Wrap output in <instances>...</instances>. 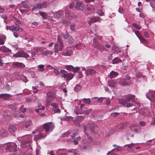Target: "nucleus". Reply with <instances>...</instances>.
<instances>
[{"label": "nucleus", "instance_id": "f257e3e1", "mask_svg": "<svg viewBox=\"0 0 155 155\" xmlns=\"http://www.w3.org/2000/svg\"><path fill=\"white\" fill-rule=\"evenodd\" d=\"M135 96L131 94H129L126 95L124 98H121L119 99V103L124 106L126 105L130 101H131L132 102L137 103L135 101Z\"/></svg>", "mask_w": 155, "mask_h": 155}, {"label": "nucleus", "instance_id": "f03ea898", "mask_svg": "<svg viewBox=\"0 0 155 155\" xmlns=\"http://www.w3.org/2000/svg\"><path fill=\"white\" fill-rule=\"evenodd\" d=\"M58 43L56 44L54 46V52L55 53H58L59 51H62L64 48L63 42L60 37L58 36Z\"/></svg>", "mask_w": 155, "mask_h": 155}, {"label": "nucleus", "instance_id": "7ed1b4c3", "mask_svg": "<svg viewBox=\"0 0 155 155\" xmlns=\"http://www.w3.org/2000/svg\"><path fill=\"white\" fill-rule=\"evenodd\" d=\"M17 145L14 143H8L6 144L5 149L7 151L14 152L17 151Z\"/></svg>", "mask_w": 155, "mask_h": 155}, {"label": "nucleus", "instance_id": "20e7f679", "mask_svg": "<svg viewBox=\"0 0 155 155\" xmlns=\"http://www.w3.org/2000/svg\"><path fill=\"white\" fill-rule=\"evenodd\" d=\"M60 72L62 74L61 77L65 79L67 81L71 80L74 77V75L73 74L70 73H67V71L65 70H61Z\"/></svg>", "mask_w": 155, "mask_h": 155}, {"label": "nucleus", "instance_id": "39448f33", "mask_svg": "<svg viewBox=\"0 0 155 155\" xmlns=\"http://www.w3.org/2000/svg\"><path fill=\"white\" fill-rule=\"evenodd\" d=\"M72 51L71 47H68L65 48L61 53V54L65 56H70L72 54Z\"/></svg>", "mask_w": 155, "mask_h": 155}, {"label": "nucleus", "instance_id": "423d86ee", "mask_svg": "<svg viewBox=\"0 0 155 155\" xmlns=\"http://www.w3.org/2000/svg\"><path fill=\"white\" fill-rule=\"evenodd\" d=\"M88 123L86 122L85 123L83 124V127L84 128V132L87 131L86 127L90 129L91 130H93L94 127H96V126L92 122L89 123L87 124Z\"/></svg>", "mask_w": 155, "mask_h": 155}, {"label": "nucleus", "instance_id": "0eeeda50", "mask_svg": "<svg viewBox=\"0 0 155 155\" xmlns=\"http://www.w3.org/2000/svg\"><path fill=\"white\" fill-rule=\"evenodd\" d=\"M54 128V125L51 123H47L43 124V128L46 132H48L49 130L52 131Z\"/></svg>", "mask_w": 155, "mask_h": 155}, {"label": "nucleus", "instance_id": "6e6552de", "mask_svg": "<svg viewBox=\"0 0 155 155\" xmlns=\"http://www.w3.org/2000/svg\"><path fill=\"white\" fill-rule=\"evenodd\" d=\"M14 58H16L18 57H22L26 58L29 57V55L26 53L24 51H20L13 55Z\"/></svg>", "mask_w": 155, "mask_h": 155}, {"label": "nucleus", "instance_id": "1a4fd4ad", "mask_svg": "<svg viewBox=\"0 0 155 155\" xmlns=\"http://www.w3.org/2000/svg\"><path fill=\"white\" fill-rule=\"evenodd\" d=\"M130 128L132 130L136 133H139L141 131V128L139 126L134 124H131Z\"/></svg>", "mask_w": 155, "mask_h": 155}, {"label": "nucleus", "instance_id": "9d476101", "mask_svg": "<svg viewBox=\"0 0 155 155\" xmlns=\"http://www.w3.org/2000/svg\"><path fill=\"white\" fill-rule=\"evenodd\" d=\"M75 8L78 10L83 11L84 9V5L81 2H78L76 4Z\"/></svg>", "mask_w": 155, "mask_h": 155}, {"label": "nucleus", "instance_id": "9b49d317", "mask_svg": "<svg viewBox=\"0 0 155 155\" xmlns=\"http://www.w3.org/2000/svg\"><path fill=\"white\" fill-rule=\"evenodd\" d=\"M47 99L49 100V101H52L53 100L55 99L56 97L55 94L52 91L49 92L47 94Z\"/></svg>", "mask_w": 155, "mask_h": 155}, {"label": "nucleus", "instance_id": "f8f14e48", "mask_svg": "<svg viewBox=\"0 0 155 155\" xmlns=\"http://www.w3.org/2000/svg\"><path fill=\"white\" fill-rule=\"evenodd\" d=\"M16 26H14V25H12L10 26V30L13 31H19L21 32L22 31V29L21 28L19 27V25L17 24H15Z\"/></svg>", "mask_w": 155, "mask_h": 155}, {"label": "nucleus", "instance_id": "ddd939ff", "mask_svg": "<svg viewBox=\"0 0 155 155\" xmlns=\"http://www.w3.org/2000/svg\"><path fill=\"white\" fill-rule=\"evenodd\" d=\"M146 97L150 101L155 102V93H148Z\"/></svg>", "mask_w": 155, "mask_h": 155}, {"label": "nucleus", "instance_id": "4468645a", "mask_svg": "<svg viewBox=\"0 0 155 155\" xmlns=\"http://www.w3.org/2000/svg\"><path fill=\"white\" fill-rule=\"evenodd\" d=\"M11 97L12 96L10 94H0V98H2L6 100H10V97Z\"/></svg>", "mask_w": 155, "mask_h": 155}, {"label": "nucleus", "instance_id": "2eb2a0df", "mask_svg": "<svg viewBox=\"0 0 155 155\" xmlns=\"http://www.w3.org/2000/svg\"><path fill=\"white\" fill-rule=\"evenodd\" d=\"M13 66L15 68H22L25 67V65L24 64L19 62H14Z\"/></svg>", "mask_w": 155, "mask_h": 155}, {"label": "nucleus", "instance_id": "dca6fc26", "mask_svg": "<svg viewBox=\"0 0 155 155\" xmlns=\"http://www.w3.org/2000/svg\"><path fill=\"white\" fill-rule=\"evenodd\" d=\"M16 130V126L14 125H10L8 128L9 132L14 136L15 135L14 133Z\"/></svg>", "mask_w": 155, "mask_h": 155}, {"label": "nucleus", "instance_id": "f3484780", "mask_svg": "<svg viewBox=\"0 0 155 155\" xmlns=\"http://www.w3.org/2000/svg\"><path fill=\"white\" fill-rule=\"evenodd\" d=\"M119 84L122 86H125L130 85V83L126 79H121L119 81Z\"/></svg>", "mask_w": 155, "mask_h": 155}, {"label": "nucleus", "instance_id": "a211bd4d", "mask_svg": "<svg viewBox=\"0 0 155 155\" xmlns=\"http://www.w3.org/2000/svg\"><path fill=\"white\" fill-rule=\"evenodd\" d=\"M64 15L63 12L60 10L55 13L54 15V17L56 18H58L62 17Z\"/></svg>", "mask_w": 155, "mask_h": 155}, {"label": "nucleus", "instance_id": "6ab92c4d", "mask_svg": "<svg viewBox=\"0 0 155 155\" xmlns=\"http://www.w3.org/2000/svg\"><path fill=\"white\" fill-rule=\"evenodd\" d=\"M0 135L3 137H5L8 136V133L5 130L2 128L0 130Z\"/></svg>", "mask_w": 155, "mask_h": 155}, {"label": "nucleus", "instance_id": "aec40b11", "mask_svg": "<svg viewBox=\"0 0 155 155\" xmlns=\"http://www.w3.org/2000/svg\"><path fill=\"white\" fill-rule=\"evenodd\" d=\"M99 20V18L97 17H95L91 18L90 19V21L89 22V25H91V24L93 22H95L97 21H98Z\"/></svg>", "mask_w": 155, "mask_h": 155}, {"label": "nucleus", "instance_id": "412c9836", "mask_svg": "<svg viewBox=\"0 0 155 155\" xmlns=\"http://www.w3.org/2000/svg\"><path fill=\"white\" fill-rule=\"evenodd\" d=\"M118 75V74L117 72L114 71H112L110 73L109 77L111 78H113L116 77Z\"/></svg>", "mask_w": 155, "mask_h": 155}, {"label": "nucleus", "instance_id": "4be33fe9", "mask_svg": "<svg viewBox=\"0 0 155 155\" xmlns=\"http://www.w3.org/2000/svg\"><path fill=\"white\" fill-rule=\"evenodd\" d=\"M5 36L4 35H0V45H3L4 44Z\"/></svg>", "mask_w": 155, "mask_h": 155}, {"label": "nucleus", "instance_id": "5701e85b", "mask_svg": "<svg viewBox=\"0 0 155 155\" xmlns=\"http://www.w3.org/2000/svg\"><path fill=\"white\" fill-rule=\"evenodd\" d=\"M85 72L87 74H95L96 71L93 69H90L86 70Z\"/></svg>", "mask_w": 155, "mask_h": 155}, {"label": "nucleus", "instance_id": "b1692460", "mask_svg": "<svg viewBox=\"0 0 155 155\" xmlns=\"http://www.w3.org/2000/svg\"><path fill=\"white\" fill-rule=\"evenodd\" d=\"M46 136V135H45L44 136L43 133H39L38 134L35 136V138L36 140H38L44 137H45Z\"/></svg>", "mask_w": 155, "mask_h": 155}, {"label": "nucleus", "instance_id": "393cba45", "mask_svg": "<svg viewBox=\"0 0 155 155\" xmlns=\"http://www.w3.org/2000/svg\"><path fill=\"white\" fill-rule=\"evenodd\" d=\"M64 33L62 34V36L64 39H67L69 36L68 31L66 30L64 31Z\"/></svg>", "mask_w": 155, "mask_h": 155}, {"label": "nucleus", "instance_id": "a878e982", "mask_svg": "<svg viewBox=\"0 0 155 155\" xmlns=\"http://www.w3.org/2000/svg\"><path fill=\"white\" fill-rule=\"evenodd\" d=\"M9 49L5 46H3L0 48V51L4 52H7L9 51Z\"/></svg>", "mask_w": 155, "mask_h": 155}, {"label": "nucleus", "instance_id": "bb28decb", "mask_svg": "<svg viewBox=\"0 0 155 155\" xmlns=\"http://www.w3.org/2000/svg\"><path fill=\"white\" fill-rule=\"evenodd\" d=\"M125 124L124 123H120L117 125V127L118 129L121 130L124 128Z\"/></svg>", "mask_w": 155, "mask_h": 155}, {"label": "nucleus", "instance_id": "cd10ccee", "mask_svg": "<svg viewBox=\"0 0 155 155\" xmlns=\"http://www.w3.org/2000/svg\"><path fill=\"white\" fill-rule=\"evenodd\" d=\"M112 63L113 64H117L119 62H121V60L118 58H115L112 61Z\"/></svg>", "mask_w": 155, "mask_h": 155}, {"label": "nucleus", "instance_id": "c85d7f7f", "mask_svg": "<svg viewBox=\"0 0 155 155\" xmlns=\"http://www.w3.org/2000/svg\"><path fill=\"white\" fill-rule=\"evenodd\" d=\"M42 54L43 55L45 56H47L48 54H53V53L51 51H50L48 50H47L46 51H43L42 52Z\"/></svg>", "mask_w": 155, "mask_h": 155}, {"label": "nucleus", "instance_id": "c756f323", "mask_svg": "<svg viewBox=\"0 0 155 155\" xmlns=\"http://www.w3.org/2000/svg\"><path fill=\"white\" fill-rule=\"evenodd\" d=\"M137 143H131L130 144H127L125 145L124 147H127L129 148H132L133 147H135V145Z\"/></svg>", "mask_w": 155, "mask_h": 155}, {"label": "nucleus", "instance_id": "7c9ffc66", "mask_svg": "<svg viewBox=\"0 0 155 155\" xmlns=\"http://www.w3.org/2000/svg\"><path fill=\"white\" fill-rule=\"evenodd\" d=\"M140 42L142 43L144 45H147L148 43L147 41L142 36L139 38Z\"/></svg>", "mask_w": 155, "mask_h": 155}, {"label": "nucleus", "instance_id": "2f4dec72", "mask_svg": "<svg viewBox=\"0 0 155 155\" xmlns=\"http://www.w3.org/2000/svg\"><path fill=\"white\" fill-rule=\"evenodd\" d=\"M84 45L82 43L78 44L76 45L75 46L78 49H84Z\"/></svg>", "mask_w": 155, "mask_h": 155}, {"label": "nucleus", "instance_id": "473e14b6", "mask_svg": "<svg viewBox=\"0 0 155 155\" xmlns=\"http://www.w3.org/2000/svg\"><path fill=\"white\" fill-rule=\"evenodd\" d=\"M39 13L40 15H41L44 19H45L47 18V15L45 12H39Z\"/></svg>", "mask_w": 155, "mask_h": 155}, {"label": "nucleus", "instance_id": "72a5a7b5", "mask_svg": "<svg viewBox=\"0 0 155 155\" xmlns=\"http://www.w3.org/2000/svg\"><path fill=\"white\" fill-rule=\"evenodd\" d=\"M81 86L80 85L77 84L74 88L75 91L78 92L81 89Z\"/></svg>", "mask_w": 155, "mask_h": 155}, {"label": "nucleus", "instance_id": "f704fd0d", "mask_svg": "<svg viewBox=\"0 0 155 155\" xmlns=\"http://www.w3.org/2000/svg\"><path fill=\"white\" fill-rule=\"evenodd\" d=\"M45 68V66L42 64L38 65V71H42L44 70V68Z\"/></svg>", "mask_w": 155, "mask_h": 155}, {"label": "nucleus", "instance_id": "c9c22d12", "mask_svg": "<svg viewBox=\"0 0 155 155\" xmlns=\"http://www.w3.org/2000/svg\"><path fill=\"white\" fill-rule=\"evenodd\" d=\"M98 49L101 52L107 51V49L104 46L102 45L100 46Z\"/></svg>", "mask_w": 155, "mask_h": 155}, {"label": "nucleus", "instance_id": "e433bc0d", "mask_svg": "<svg viewBox=\"0 0 155 155\" xmlns=\"http://www.w3.org/2000/svg\"><path fill=\"white\" fill-rule=\"evenodd\" d=\"M9 108L11 109L12 110L15 111L16 110V107L15 104H9L8 105Z\"/></svg>", "mask_w": 155, "mask_h": 155}, {"label": "nucleus", "instance_id": "4c0bfd02", "mask_svg": "<svg viewBox=\"0 0 155 155\" xmlns=\"http://www.w3.org/2000/svg\"><path fill=\"white\" fill-rule=\"evenodd\" d=\"M68 41L69 43L72 44L74 41L73 38L70 36H69L68 38Z\"/></svg>", "mask_w": 155, "mask_h": 155}, {"label": "nucleus", "instance_id": "58836bf2", "mask_svg": "<svg viewBox=\"0 0 155 155\" xmlns=\"http://www.w3.org/2000/svg\"><path fill=\"white\" fill-rule=\"evenodd\" d=\"M20 112L16 110L14 111V112L13 114V116L15 117H18L20 115Z\"/></svg>", "mask_w": 155, "mask_h": 155}, {"label": "nucleus", "instance_id": "ea45409f", "mask_svg": "<svg viewBox=\"0 0 155 155\" xmlns=\"http://www.w3.org/2000/svg\"><path fill=\"white\" fill-rule=\"evenodd\" d=\"M115 83V82L114 80H112L111 81H108V85L110 87H113L114 86Z\"/></svg>", "mask_w": 155, "mask_h": 155}, {"label": "nucleus", "instance_id": "a19ab883", "mask_svg": "<svg viewBox=\"0 0 155 155\" xmlns=\"http://www.w3.org/2000/svg\"><path fill=\"white\" fill-rule=\"evenodd\" d=\"M113 50L116 52L118 53L121 52V50L116 46H114L113 48Z\"/></svg>", "mask_w": 155, "mask_h": 155}, {"label": "nucleus", "instance_id": "79ce46f5", "mask_svg": "<svg viewBox=\"0 0 155 155\" xmlns=\"http://www.w3.org/2000/svg\"><path fill=\"white\" fill-rule=\"evenodd\" d=\"M73 68L74 67L71 65H68L66 66V68L68 70L72 71Z\"/></svg>", "mask_w": 155, "mask_h": 155}, {"label": "nucleus", "instance_id": "37998d69", "mask_svg": "<svg viewBox=\"0 0 155 155\" xmlns=\"http://www.w3.org/2000/svg\"><path fill=\"white\" fill-rule=\"evenodd\" d=\"M76 25L74 23H72L71 24L70 26V29L71 31H75V27Z\"/></svg>", "mask_w": 155, "mask_h": 155}, {"label": "nucleus", "instance_id": "c03bdc74", "mask_svg": "<svg viewBox=\"0 0 155 155\" xmlns=\"http://www.w3.org/2000/svg\"><path fill=\"white\" fill-rule=\"evenodd\" d=\"M95 99H97V101L99 103H101L103 101V99H102V98H98V97H96L92 98V100Z\"/></svg>", "mask_w": 155, "mask_h": 155}, {"label": "nucleus", "instance_id": "a18cd8bd", "mask_svg": "<svg viewBox=\"0 0 155 155\" xmlns=\"http://www.w3.org/2000/svg\"><path fill=\"white\" fill-rule=\"evenodd\" d=\"M84 101V102L86 104H89L91 103V101L89 98L86 99L84 98L83 99Z\"/></svg>", "mask_w": 155, "mask_h": 155}, {"label": "nucleus", "instance_id": "49530a36", "mask_svg": "<svg viewBox=\"0 0 155 155\" xmlns=\"http://www.w3.org/2000/svg\"><path fill=\"white\" fill-rule=\"evenodd\" d=\"M71 134L69 131H68L66 133L62 135V137H67Z\"/></svg>", "mask_w": 155, "mask_h": 155}, {"label": "nucleus", "instance_id": "de8ad7c7", "mask_svg": "<svg viewBox=\"0 0 155 155\" xmlns=\"http://www.w3.org/2000/svg\"><path fill=\"white\" fill-rule=\"evenodd\" d=\"M48 4V2H43V3L41 4L42 8H46Z\"/></svg>", "mask_w": 155, "mask_h": 155}, {"label": "nucleus", "instance_id": "09e8293b", "mask_svg": "<svg viewBox=\"0 0 155 155\" xmlns=\"http://www.w3.org/2000/svg\"><path fill=\"white\" fill-rule=\"evenodd\" d=\"M116 149H113L110 151L108 152V154H109V155H119L118 154H116L113 152V151L116 150Z\"/></svg>", "mask_w": 155, "mask_h": 155}, {"label": "nucleus", "instance_id": "8fccbe9b", "mask_svg": "<svg viewBox=\"0 0 155 155\" xmlns=\"http://www.w3.org/2000/svg\"><path fill=\"white\" fill-rule=\"evenodd\" d=\"M51 106L54 108H56L58 107V105L55 103H51Z\"/></svg>", "mask_w": 155, "mask_h": 155}, {"label": "nucleus", "instance_id": "3c124183", "mask_svg": "<svg viewBox=\"0 0 155 155\" xmlns=\"http://www.w3.org/2000/svg\"><path fill=\"white\" fill-rule=\"evenodd\" d=\"M24 106H21L20 108V111L22 113H25L26 111V108H24Z\"/></svg>", "mask_w": 155, "mask_h": 155}, {"label": "nucleus", "instance_id": "603ef678", "mask_svg": "<svg viewBox=\"0 0 155 155\" xmlns=\"http://www.w3.org/2000/svg\"><path fill=\"white\" fill-rule=\"evenodd\" d=\"M87 10L90 12L91 13H92L94 12V10L93 9L92 6H90L87 8Z\"/></svg>", "mask_w": 155, "mask_h": 155}, {"label": "nucleus", "instance_id": "864d4df0", "mask_svg": "<svg viewBox=\"0 0 155 155\" xmlns=\"http://www.w3.org/2000/svg\"><path fill=\"white\" fill-rule=\"evenodd\" d=\"M113 147H116L115 149H116V150H117V151H119L121 150L119 149V148L120 147L119 146L115 144H114L113 145Z\"/></svg>", "mask_w": 155, "mask_h": 155}, {"label": "nucleus", "instance_id": "5fc2aeb1", "mask_svg": "<svg viewBox=\"0 0 155 155\" xmlns=\"http://www.w3.org/2000/svg\"><path fill=\"white\" fill-rule=\"evenodd\" d=\"M80 68L79 67H74V68H73V69L72 70V71L74 73L77 72L80 70Z\"/></svg>", "mask_w": 155, "mask_h": 155}, {"label": "nucleus", "instance_id": "6e6d98bb", "mask_svg": "<svg viewBox=\"0 0 155 155\" xmlns=\"http://www.w3.org/2000/svg\"><path fill=\"white\" fill-rule=\"evenodd\" d=\"M135 34L139 39L142 37V36L141 35V34L140 32L139 31H135Z\"/></svg>", "mask_w": 155, "mask_h": 155}, {"label": "nucleus", "instance_id": "4d7b16f0", "mask_svg": "<svg viewBox=\"0 0 155 155\" xmlns=\"http://www.w3.org/2000/svg\"><path fill=\"white\" fill-rule=\"evenodd\" d=\"M139 124L142 127H144L146 125V123L144 121H140L139 122Z\"/></svg>", "mask_w": 155, "mask_h": 155}, {"label": "nucleus", "instance_id": "13d9d810", "mask_svg": "<svg viewBox=\"0 0 155 155\" xmlns=\"http://www.w3.org/2000/svg\"><path fill=\"white\" fill-rule=\"evenodd\" d=\"M37 55V54L35 53V52L34 51L31 54V57L33 59H35V58L37 57L36 55Z\"/></svg>", "mask_w": 155, "mask_h": 155}, {"label": "nucleus", "instance_id": "bf43d9fd", "mask_svg": "<svg viewBox=\"0 0 155 155\" xmlns=\"http://www.w3.org/2000/svg\"><path fill=\"white\" fill-rule=\"evenodd\" d=\"M22 7L25 8H29V6L27 4L23 2H22V3H21Z\"/></svg>", "mask_w": 155, "mask_h": 155}, {"label": "nucleus", "instance_id": "052dcab7", "mask_svg": "<svg viewBox=\"0 0 155 155\" xmlns=\"http://www.w3.org/2000/svg\"><path fill=\"white\" fill-rule=\"evenodd\" d=\"M116 130L115 128L111 129L109 131V134L110 135H111L114 133L116 131Z\"/></svg>", "mask_w": 155, "mask_h": 155}, {"label": "nucleus", "instance_id": "680f3d73", "mask_svg": "<svg viewBox=\"0 0 155 155\" xmlns=\"http://www.w3.org/2000/svg\"><path fill=\"white\" fill-rule=\"evenodd\" d=\"M97 13L101 16H103L104 15V12L101 10L98 11Z\"/></svg>", "mask_w": 155, "mask_h": 155}, {"label": "nucleus", "instance_id": "e2e57ef3", "mask_svg": "<svg viewBox=\"0 0 155 155\" xmlns=\"http://www.w3.org/2000/svg\"><path fill=\"white\" fill-rule=\"evenodd\" d=\"M53 111L54 113H60L61 112V110L59 108L54 109Z\"/></svg>", "mask_w": 155, "mask_h": 155}, {"label": "nucleus", "instance_id": "0e129e2a", "mask_svg": "<svg viewBox=\"0 0 155 155\" xmlns=\"http://www.w3.org/2000/svg\"><path fill=\"white\" fill-rule=\"evenodd\" d=\"M78 135V132L77 131V132H74V133H73L71 135V137L73 139H74V137L75 136Z\"/></svg>", "mask_w": 155, "mask_h": 155}, {"label": "nucleus", "instance_id": "69168bd1", "mask_svg": "<svg viewBox=\"0 0 155 155\" xmlns=\"http://www.w3.org/2000/svg\"><path fill=\"white\" fill-rule=\"evenodd\" d=\"M54 71L55 74L57 75H59L60 74V73L56 69H54Z\"/></svg>", "mask_w": 155, "mask_h": 155}, {"label": "nucleus", "instance_id": "338daca9", "mask_svg": "<svg viewBox=\"0 0 155 155\" xmlns=\"http://www.w3.org/2000/svg\"><path fill=\"white\" fill-rule=\"evenodd\" d=\"M92 111L91 109H89L84 111V113L85 114L87 115L89 114V113Z\"/></svg>", "mask_w": 155, "mask_h": 155}, {"label": "nucleus", "instance_id": "774afa93", "mask_svg": "<svg viewBox=\"0 0 155 155\" xmlns=\"http://www.w3.org/2000/svg\"><path fill=\"white\" fill-rule=\"evenodd\" d=\"M84 118V117L83 116H80L78 117V120L79 121H81L83 120Z\"/></svg>", "mask_w": 155, "mask_h": 155}]
</instances>
